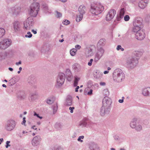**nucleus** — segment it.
<instances>
[{
    "mask_svg": "<svg viewBox=\"0 0 150 150\" xmlns=\"http://www.w3.org/2000/svg\"><path fill=\"white\" fill-rule=\"evenodd\" d=\"M56 13V16L57 18H59L61 16L62 14L61 13L58 12L57 11L55 12Z\"/></svg>",
    "mask_w": 150,
    "mask_h": 150,
    "instance_id": "nucleus-40",
    "label": "nucleus"
},
{
    "mask_svg": "<svg viewBox=\"0 0 150 150\" xmlns=\"http://www.w3.org/2000/svg\"><path fill=\"white\" fill-rule=\"evenodd\" d=\"M14 30L16 32L19 31L20 28V25L18 21H15L13 24Z\"/></svg>",
    "mask_w": 150,
    "mask_h": 150,
    "instance_id": "nucleus-17",
    "label": "nucleus"
},
{
    "mask_svg": "<svg viewBox=\"0 0 150 150\" xmlns=\"http://www.w3.org/2000/svg\"><path fill=\"white\" fill-rule=\"evenodd\" d=\"M10 141H7L6 142V148H8L9 146H10V145L9 144L10 143Z\"/></svg>",
    "mask_w": 150,
    "mask_h": 150,
    "instance_id": "nucleus-46",
    "label": "nucleus"
},
{
    "mask_svg": "<svg viewBox=\"0 0 150 150\" xmlns=\"http://www.w3.org/2000/svg\"><path fill=\"white\" fill-rule=\"evenodd\" d=\"M81 139V138L80 137H79L78 139V141L79 142H83V140H82Z\"/></svg>",
    "mask_w": 150,
    "mask_h": 150,
    "instance_id": "nucleus-51",
    "label": "nucleus"
},
{
    "mask_svg": "<svg viewBox=\"0 0 150 150\" xmlns=\"http://www.w3.org/2000/svg\"><path fill=\"white\" fill-rule=\"evenodd\" d=\"M65 80V75L62 73L59 74L58 78L57 80V84L58 86H62L64 83Z\"/></svg>",
    "mask_w": 150,
    "mask_h": 150,
    "instance_id": "nucleus-8",
    "label": "nucleus"
},
{
    "mask_svg": "<svg viewBox=\"0 0 150 150\" xmlns=\"http://www.w3.org/2000/svg\"><path fill=\"white\" fill-rule=\"evenodd\" d=\"M142 22V19L141 17H138L134 20L133 24L135 26L138 25L143 27Z\"/></svg>",
    "mask_w": 150,
    "mask_h": 150,
    "instance_id": "nucleus-14",
    "label": "nucleus"
},
{
    "mask_svg": "<svg viewBox=\"0 0 150 150\" xmlns=\"http://www.w3.org/2000/svg\"><path fill=\"white\" fill-rule=\"evenodd\" d=\"M28 133V132H27L24 131H23L22 132V133L23 134H27Z\"/></svg>",
    "mask_w": 150,
    "mask_h": 150,
    "instance_id": "nucleus-61",
    "label": "nucleus"
},
{
    "mask_svg": "<svg viewBox=\"0 0 150 150\" xmlns=\"http://www.w3.org/2000/svg\"><path fill=\"white\" fill-rule=\"evenodd\" d=\"M53 114H55L57 112L58 109L57 104H55L52 106Z\"/></svg>",
    "mask_w": 150,
    "mask_h": 150,
    "instance_id": "nucleus-30",
    "label": "nucleus"
},
{
    "mask_svg": "<svg viewBox=\"0 0 150 150\" xmlns=\"http://www.w3.org/2000/svg\"><path fill=\"white\" fill-rule=\"evenodd\" d=\"M16 125L15 121L13 120L10 119L6 122L4 128L6 131H11L15 128Z\"/></svg>",
    "mask_w": 150,
    "mask_h": 150,
    "instance_id": "nucleus-3",
    "label": "nucleus"
},
{
    "mask_svg": "<svg viewBox=\"0 0 150 150\" xmlns=\"http://www.w3.org/2000/svg\"><path fill=\"white\" fill-rule=\"evenodd\" d=\"M5 31L3 28H0V38L2 37L5 34Z\"/></svg>",
    "mask_w": 150,
    "mask_h": 150,
    "instance_id": "nucleus-29",
    "label": "nucleus"
},
{
    "mask_svg": "<svg viewBox=\"0 0 150 150\" xmlns=\"http://www.w3.org/2000/svg\"><path fill=\"white\" fill-rule=\"evenodd\" d=\"M72 103V97L70 95H68L66 98L64 103V105L67 106H71Z\"/></svg>",
    "mask_w": 150,
    "mask_h": 150,
    "instance_id": "nucleus-16",
    "label": "nucleus"
},
{
    "mask_svg": "<svg viewBox=\"0 0 150 150\" xmlns=\"http://www.w3.org/2000/svg\"><path fill=\"white\" fill-rule=\"evenodd\" d=\"M8 69L9 70L12 71L13 70V68H11V67H10V68H8Z\"/></svg>",
    "mask_w": 150,
    "mask_h": 150,
    "instance_id": "nucleus-63",
    "label": "nucleus"
},
{
    "mask_svg": "<svg viewBox=\"0 0 150 150\" xmlns=\"http://www.w3.org/2000/svg\"><path fill=\"white\" fill-rule=\"evenodd\" d=\"M103 103L104 106H110L111 104V99L108 96H105L103 99Z\"/></svg>",
    "mask_w": 150,
    "mask_h": 150,
    "instance_id": "nucleus-15",
    "label": "nucleus"
},
{
    "mask_svg": "<svg viewBox=\"0 0 150 150\" xmlns=\"http://www.w3.org/2000/svg\"><path fill=\"white\" fill-rule=\"evenodd\" d=\"M110 110V106H104L103 105L100 108V114L102 116H104L105 114H108Z\"/></svg>",
    "mask_w": 150,
    "mask_h": 150,
    "instance_id": "nucleus-9",
    "label": "nucleus"
},
{
    "mask_svg": "<svg viewBox=\"0 0 150 150\" xmlns=\"http://www.w3.org/2000/svg\"><path fill=\"white\" fill-rule=\"evenodd\" d=\"M113 78L114 80L118 82H120L122 81L124 78L123 74L120 71L115 72L113 74Z\"/></svg>",
    "mask_w": 150,
    "mask_h": 150,
    "instance_id": "nucleus-7",
    "label": "nucleus"
},
{
    "mask_svg": "<svg viewBox=\"0 0 150 150\" xmlns=\"http://www.w3.org/2000/svg\"><path fill=\"white\" fill-rule=\"evenodd\" d=\"M119 150H126L124 148H122L120 149Z\"/></svg>",
    "mask_w": 150,
    "mask_h": 150,
    "instance_id": "nucleus-62",
    "label": "nucleus"
},
{
    "mask_svg": "<svg viewBox=\"0 0 150 150\" xmlns=\"http://www.w3.org/2000/svg\"><path fill=\"white\" fill-rule=\"evenodd\" d=\"M93 90L92 89H90V91L88 92V94H92Z\"/></svg>",
    "mask_w": 150,
    "mask_h": 150,
    "instance_id": "nucleus-56",
    "label": "nucleus"
},
{
    "mask_svg": "<svg viewBox=\"0 0 150 150\" xmlns=\"http://www.w3.org/2000/svg\"><path fill=\"white\" fill-rule=\"evenodd\" d=\"M134 27L132 29V30L134 32H138L139 31H142V30H141V28L142 27L139 26L138 25L135 26L134 25H133Z\"/></svg>",
    "mask_w": 150,
    "mask_h": 150,
    "instance_id": "nucleus-23",
    "label": "nucleus"
},
{
    "mask_svg": "<svg viewBox=\"0 0 150 150\" xmlns=\"http://www.w3.org/2000/svg\"><path fill=\"white\" fill-rule=\"evenodd\" d=\"M35 94H31L29 96L28 99L30 100H33L35 99Z\"/></svg>",
    "mask_w": 150,
    "mask_h": 150,
    "instance_id": "nucleus-33",
    "label": "nucleus"
},
{
    "mask_svg": "<svg viewBox=\"0 0 150 150\" xmlns=\"http://www.w3.org/2000/svg\"><path fill=\"white\" fill-rule=\"evenodd\" d=\"M37 123L38 125H40L41 124V122H38Z\"/></svg>",
    "mask_w": 150,
    "mask_h": 150,
    "instance_id": "nucleus-64",
    "label": "nucleus"
},
{
    "mask_svg": "<svg viewBox=\"0 0 150 150\" xmlns=\"http://www.w3.org/2000/svg\"><path fill=\"white\" fill-rule=\"evenodd\" d=\"M21 64V61H19L18 62H16V65H18Z\"/></svg>",
    "mask_w": 150,
    "mask_h": 150,
    "instance_id": "nucleus-58",
    "label": "nucleus"
},
{
    "mask_svg": "<svg viewBox=\"0 0 150 150\" xmlns=\"http://www.w3.org/2000/svg\"><path fill=\"white\" fill-rule=\"evenodd\" d=\"M104 40L103 39H100L99 42L98 43L100 44V45H103L104 44Z\"/></svg>",
    "mask_w": 150,
    "mask_h": 150,
    "instance_id": "nucleus-45",
    "label": "nucleus"
},
{
    "mask_svg": "<svg viewBox=\"0 0 150 150\" xmlns=\"http://www.w3.org/2000/svg\"><path fill=\"white\" fill-rule=\"evenodd\" d=\"M34 116H36L38 117L40 119H41L42 118V117L39 116L38 114H37L36 112H34L33 115Z\"/></svg>",
    "mask_w": 150,
    "mask_h": 150,
    "instance_id": "nucleus-43",
    "label": "nucleus"
},
{
    "mask_svg": "<svg viewBox=\"0 0 150 150\" xmlns=\"http://www.w3.org/2000/svg\"><path fill=\"white\" fill-rule=\"evenodd\" d=\"M25 119H26V118H25V117H24L23 118V121L21 123V124L22 125H25V123L26 122Z\"/></svg>",
    "mask_w": 150,
    "mask_h": 150,
    "instance_id": "nucleus-48",
    "label": "nucleus"
},
{
    "mask_svg": "<svg viewBox=\"0 0 150 150\" xmlns=\"http://www.w3.org/2000/svg\"><path fill=\"white\" fill-rule=\"evenodd\" d=\"M125 12V10L124 8H122L119 14L124 16V15Z\"/></svg>",
    "mask_w": 150,
    "mask_h": 150,
    "instance_id": "nucleus-37",
    "label": "nucleus"
},
{
    "mask_svg": "<svg viewBox=\"0 0 150 150\" xmlns=\"http://www.w3.org/2000/svg\"><path fill=\"white\" fill-rule=\"evenodd\" d=\"M149 0H142L140 2L139 4V7L141 8H144L146 5Z\"/></svg>",
    "mask_w": 150,
    "mask_h": 150,
    "instance_id": "nucleus-19",
    "label": "nucleus"
},
{
    "mask_svg": "<svg viewBox=\"0 0 150 150\" xmlns=\"http://www.w3.org/2000/svg\"><path fill=\"white\" fill-rule=\"evenodd\" d=\"M98 54H97V55H96L95 58H96L97 57L98 59L100 58V57H101V56L102 55V54L101 55H100V56H98Z\"/></svg>",
    "mask_w": 150,
    "mask_h": 150,
    "instance_id": "nucleus-52",
    "label": "nucleus"
},
{
    "mask_svg": "<svg viewBox=\"0 0 150 150\" xmlns=\"http://www.w3.org/2000/svg\"><path fill=\"white\" fill-rule=\"evenodd\" d=\"M91 150H99V148L98 145L96 144H91L90 146Z\"/></svg>",
    "mask_w": 150,
    "mask_h": 150,
    "instance_id": "nucleus-22",
    "label": "nucleus"
},
{
    "mask_svg": "<svg viewBox=\"0 0 150 150\" xmlns=\"http://www.w3.org/2000/svg\"><path fill=\"white\" fill-rule=\"evenodd\" d=\"M70 23V22L69 21L67 20H65V21L63 22V23L66 25H67L69 24Z\"/></svg>",
    "mask_w": 150,
    "mask_h": 150,
    "instance_id": "nucleus-41",
    "label": "nucleus"
},
{
    "mask_svg": "<svg viewBox=\"0 0 150 150\" xmlns=\"http://www.w3.org/2000/svg\"><path fill=\"white\" fill-rule=\"evenodd\" d=\"M134 129L137 131H140L142 129V126L140 124L137 125L135 128H134Z\"/></svg>",
    "mask_w": 150,
    "mask_h": 150,
    "instance_id": "nucleus-26",
    "label": "nucleus"
},
{
    "mask_svg": "<svg viewBox=\"0 0 150 150\" xmlns=\"http://www.w3.org/2000/svg\"><path fill=\"white\" fill-rule=\"evenodd\" d=\"M124 100L123 99H120L118 100V102L120 103H122L123 102Z\"/></svg>",
    "mask_w": 150,
    "mask_h": 150,
    "instance_id": "nucleus-54",
    "label": "nucleus"
},
{
    "mask_svg": "<svg viewBox=\"0 0 150 150\" xmlns=\"http://www.w3.org/2000/svg\"><path fill=\"white\" fill-rule=\"evenodd\" d=\"M32 36V34L30 32H28L27 33V35H25V37L31 38Z\"/></svg>",
    "mask_w": 150,
    "mask_h": 150,
    "instance_id": "nucleus-39",
    "label": "nucleus"
},
{
    "mask_svg": "<svg viewBox=\"0 0 150 150\" xmlns=\"http://www.w3.org/2000/svg\"><path fill=\"white\" fill-rule=\"evenodd\" d=\"M137 119L136 118H133L130 123L129 125L131 128L134 129L137 125Z\"/></svg>",
    "mask_w": 150,
    "mask_h": 150,
    "instance_id": "nucleus-20",
    "label": "nucleus"
},
{
    "mask_svg": "<svg viewBox=\"0 0 150 150\" xmlns=\"http://www.w3.org/2000/svg\"><path fill=\"white\" fill-rule=\"evenodd\" d=\"M129 16L128 15H126L124 18V19L125 21H128L129 19Z\"/></svg>",
    "mask_w": 150,
    "mask_h": 150,
    "instance_id": "nucleus-42",
    "label": "nucleus"
},
{
    "mask_svg": "<svg viewBox=\"0 0 150 150\" xmlns=\"http://www.w3.org/2000/svg\"><path fill=\"white\" fill-rule=\"evenodd\" d=\"M120 49L122 51H123L124 50V49L122 48L121 45H118L117 47V50H119Z\"/></svg>",
    "mask_w": 150,
    "mask_h": 150,
    "instance_id": "nucleus-44",
    "label": "nucleus"
},
{
    "mask_svg": "<svg viewBox=\"0 0 150 150\" xmlns=\"http://www.w3.org/2000/svg\"><path fill=\"white\" fill-rule=\"evenodd\" d=\"M116 14V11L114 9L110 10L106 16V20L107 21L111 20L114 17Z\"/></svg>",
    "mask_w": 150,
    "mask_h": 150,
    "instance_id": "nucleus-11",
    "label": "nucleus"
},
{
    "mask_svg": "<svg viewBox=\"0 0 150 150\" xmlns=\"http://www.w3.org/2000/svg\"><path fill=\"white\" fill-rule=\"evenodd\" d=\"M103 75V73L100 72L99 70H96L93 72L94 76L96 79L101 78Z\"/></svg>",
    "mask_w": 150,
    "mask_h": 150,
    "instance_id": "nucleus-18",
    "label": "nucleus"
},
{
    "mask_svg": "<svg viewBox=\"0 0 150 150\" xmlns=\"http://www.w3.org/2000/svg\"><path fill=\"white\" fill-rule=\"evenodd\" d=\"M114 139L117 141L119 142L121 140V138L120 137L117 135H115L114 136Z\"/></svg>",
    "mask_w": 150,
    "mask_h": 150,
    "instance_id": "nucleus-34",
    "label": "nucleus"
},
{
    "mask_svg": "<svg viewBox=\"0 0 150 150\" xmlns=\"http://www.w3.org/2000/svg\"><path fill=\"white\" fill-rule=\"evenodd\" d=\"M78 10L80 14L83 15L85 13L86 9L85 6L81 5L79 6Z\"/></svg>",
    "mask_w": 150,
    "mask_h": 150,
    "instance_id": "nucleus-21",
    "label": "nucleus"
},
{
    "mask_svg": "<svg viewBox=\"0 0 150 150\" xmlns=\"http://www.w3.org/2000/svg\"><path fill=\"white\" fill-rule=\"evenodd\" d=\"M55 127L58 129H60L62 128V124L60 123H57L55 125Z\"/></svg>",
    "mask_w": 150,
    "mask_h": 150,
    "instance_id": "nucleus-28",
    "label": "nucleus"
},
{
    "mask_svg": "<svg viewBox=\"0 0 150 150\" xmlns=\"http://www.w3.org/2000/svg\"><path fill=\"white\" fill-rule=\"evenodd\" d=\"M32 21L31 17H28L24 22L23 28L26 30H30L33 26Z\"/></svg>",
    "mask_w": 150,
    "mask_h": 150,
    "instance_id": "nucleus-6",
    "label": "nucleus"
},
{
    "mask_svg": "<svg viewBox=\"0 0 150 150\" xmlns=\"http://www.w3.org/2000/svg\"><path fill=\"white\" fill-rule=\"evenodd\" d=\"M80 79V78H79L77 77H75V80L74 84V86H76L77 85L78 82Z\"/></svg>",
    "mask_w": 150,
    "mask_h": 150,
    "instance_id": "nucleus-32",
    "label": "nucleus"
},
{
    "mask_svg": "<svg viewBox=\"0 0 150 150\" xmlns=\"http://www.w3.org/2000/svg\"><path fill=\"white\" fill-rule=\"evenodd\" d=\"M79 88V86H77L76 88L75 91L76 92H77L78 91V89Z\"/></svg>",
    "mask_w": 150,
    "mask_h": 150,
    "instance_id": "nucleus-59",
    "label": "nucleus"
},
{
    "mask_svg": "<svg viewBox=\"0 0 150 150\" xmlns=\"http://www.w3.org/2000/svg\"><path fill=\"white\" fill-rule=\"evenodd\" d=\"M17 97L18 100H22L26 98L25 94H18Z\"/></svg>",
    "mask_w": 150,
    "mask_h": 150,
    "instance_id": "nucleus-24",
    "label": "nucleus"
},
{
    "mask_svg": "<svg viewBox=\"0 0 150 150\" xmlns=\"http://www.w3.org/2000/svg\"><path fill=\"white\" fill-rule=\"evenodd\" d=\"M41 139V137L39 136L35 137L31 142L32 145L34 146H38L40 145Z\"/></svg>",
    "mask_w": 150,
    "mask_h": 150,
    "instance_id": "nucleus-10",
    "label": "nucleus"
},
{
    "mask_svg": "<svg viewBox=\"0 0 150 150\" xmlns=\"http://www.w3.org/2000/svg\"><path fill=\"white\" fill-rule=\"evenodd\" d=\"M53 150H64V149L63 148L60 146H55Z\"/></svg>",
    "mask_w": 150,
    "mask_h": 150,
    "instance_id": "nucleus-35",
    "label": "nucleus"
},
{
    "mask_svg": "<svg viewBox=\"0 0 150 150\" xmlns=\"http://www.w3.org/2000/svg\"><path fill=\"white\" fill-rule=\"evenodd\" d=\"M75 48L77 49H79L81 48V46L79 45H76L75 46Z\"/></svg>",
    "mask_w": 150,
    "mask_h": 150,
    "instance_id": "nucleus-50",
    "label": "nucleus"
},
{
    "mask_svg": "<svg viewBox=\"0 0 150 150\" xmlns=\"http://www.w3.org/2000/svg\"><path fill=\"white\" fill-rule=\"evenodd\" d=\"M55 98L52 97V98H48L47 100V103L49 104H52L55 100Z\"/></svg>",
    "mask_w": 150,
    "mask_h": 150,
    "instance_id": "nucleus-25",
    "label": "nucleus"
},
{
    "mask_svg": "<svg viewBox=\"0 0 150 150\" xmlns=\"http://www.w3.org/2000/svg\"><path fill=\"white\" fill-rule=\"evenodd\" d=\"M11 44V41L9 39H5L0 42V49H5L8 47Z\"/></svg>",
    "mask_w": 150,
    "mask_h": 150,
    "instance_id": "nucleus-5",
    "label": "nucleus"
},
{
    "mask_svg": "<svg viewBox=\"0 0 150 150\" xmlns=\"http://www.w3.org/2000/svg\"><path fill=\"white\" fill-rule=\"evenodd\" d=\"M100 84L101 86H105V83L104 82H100Z\"/></svg>",
    "mask_w": 150,
    "mask_h": 150,
    "instance_id": "nucleus-53",
    "label": "nucleus"
},
{
    "mask_svg": "<svg viewBox=\"0 0 150 150\" xmlns=\"http://www.w3.org/2000/svg\"><path fill=\"white\" fill-rule=\"evenodd\" d=\"M103 6L100 4H93L91 7V12L95 15H98L101 13L104 10Z\"/></svg>",
    "mask_w": 150,
    "mask_h": 150,
    "instance_id": "nucleus-2",
    "label": "nucleus"
},
{
    "mask_svg": "<svg viewBox=\"0 0 150 150\" xmlns=\"http://www.w3.org/2000/svg\"><path fill=\"white\" fill-rule=\"evenodd\" d=\"M75 108L74 107H70L69 108V110H70V112L72 113L73 112V110Z\"/></svg>",
    "mask_w": 150,
    "mask_h": 150,
    "instance_id": "nucleus-47",
    "label": "nucleus"
},
{
    "mask_svg": "<svg viewBox=\"0 0 150 150\" xmlns=\"http://www.w3.org/2000/svg\"><path fill=\"white\" fill-rule=\"evenodd\" d=\"M93 61V60L92 59H90V61L88 63V65L89 66H91L92 65V62Z\"/></svg>",
    "mask_w": 150,
    "mask_h": 150,
    "instance_id": "nucleus-49",
    "label": "nucleus"
},
{
    "mask_svg": "<svg viewBox=\"0 0 150 150\" xmlns=\"http://www.w3.org/2000/svg\"><path fill=\"white\" fill-rule=\"evenodd\" d=\"M83 18V15L80 14L77 15L76 20L77 22H79Z\"/></svg>",
    "mask_w": 150,
    "mask_h": 150,
    "instance_id": "nucleus-27",
    "label": "nucleus"
},
{
    "mask_svg": "<svg viewBox=\"0 0 150 150\" xmlns=\"http://www.w3.org/2000/svg\"><path fill=\"white\" fill-rule=\"evenodd\" d=\"M123 16L120 15H118L116 18V20L117 21H120L121 19L123 18Z\"/></svg>",
    "mask_w": 150,
    "mask_h": 150,
    "instance_id": "nucleus-36",
    "label": "nucleus"
},
{
    "mask_svg": "<svg viewBox=\"0 0 150 150\" xmlns=\"http://www.w3.org/2000/svg\"><path fill=\"white\" fill-rule=\"evenodd\" d=\"M141 56V53L140 52H137L136 53L135 58H128L127 60V65H130L131 64L134 66H135L136 64L137 63L138 60L139 59L138 57H140Z\"/></svg>",
    "mask_w": 150,
    "mask_h": 150,
    "instance_id": "nucleus-4",
    "label": "nucleus"
},
{
    "mask_svg": "<svg viewBox=\"0 0 150 150\" xmlns=\"http://www.w3.org/2000/svg\"><path fill=\"white\" fill-rule=\"evenodd\" d=\"M109 73V71H105L104 72V74H108Z\"/></svg>",
    "mask_w": 150,
    "mask_h": 150,
    "instance_id": "nucleus-60",
    "label": "nucleus"
},
{
    "mask_svg": "<svg viewBox=\"0 0 150 150\" xmlns=\"http://www.w3.org/2000/svg\"><path fill=\"white\" fill-rule=\"evenodd\" d=\"M144 90L145 92H146V94H150V88H147Z\"/></svg>",
    "mask_w": 150,
    "mask_h": 150,
    "instance_id": "nucleus-38",
    "label": "nucleus"
},
{
    "mask_svg": "<svg viewBox=\"0 0 150 150\" xmlns=\"http://www.w3.org/2000/svg\"><path fill=\"white\" fill-rule=\"evenodd\" d=\"M91 123V122H89L86 118H84L79 122V125L82 127H86L87 125L90 127Z\"/></svg>",
    "mask_w": 150,
    "mask_h": 150,
    "instance_id": "nucleus-13",
    "label": "nucleus"
},
{
    "mask_svg": "<svg viewBox=\"0 0 150 150\" xmlns=\"http://www.w3.org/2000/svg\"><path fill=\"white\" fill-rule=\"evenodd\" d=\"M145 36V33L143 30L137 32L135 34L136 38L139 40H142L144 38Z\"/></svg>",
    "mask_w": 150,
    "mask_h": 150,
    "instance_id": "nucleus-12",
    "label": "nucleus"
},
{
    "mask_svg": "<svg viewBox=\"0 0 150 150\" xmlns=\"http://www.w3.org/2000/svg\"><path fill=\"white\" fill-rule=\"evenodd\" d=\"M32 128L35 130H36L37 129V128H36V127L35 125L32 126Z\"/></svg>",
    "mask_w": 150,
    "mask_h": 150,
    "instance_id": "nucleus-55",
    "label": "nucleus"
},
{
    "mask_svg": "<svg viewBox=\"0 0 150 150\" xmlns=\"http://www.w3.org/2000/svg\"><path fill=\"white\" fill-rule=\"evenodd\" d=\"M40 7V5L38 3H34L32 4L28 8V13L31 16H36L38 14Z\"/></svg>",
    "mask_w": 150,
    "mask_h": 150,
    "instance_id": "nucleus-1",
    "label": "nucleus"
},
{
    "mask_svg": "<svg viewBox=\"0 0 150 150\" xmlns=\"http://www.w3.org/2000/svg\"><path fill=\"white\" fill-rule=\"evenodd\" d=\"M32 32L34 34H36L37 33V32L36 31L34 30H32Z\"/></svg>",
    "mask_w": 150,
    "mask_h": 150,
    "instance_id": "nucleus-57",
    "label": "nucleus"
},
{
    "mask_svg": "<svg viewBox=\"0 0 150 150\" xmlns=\"http://www.w3.org/2000/svg\"><path fill=\"white\" fill-rule=\"evenodd\" d=\"M77 50L75 49H73L70 50V52L71 55L72 56H74Z\"/></svg>",
    "mask_w": 150,
    "mask_h": 150,
    "instance_id": "nucleus-31",
    "label": "nucleus"
}]
</instances>
